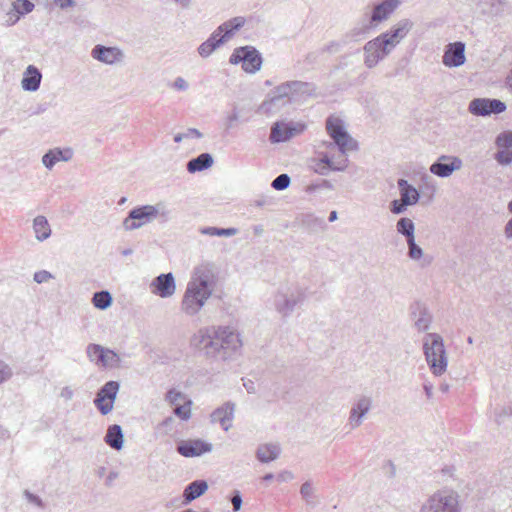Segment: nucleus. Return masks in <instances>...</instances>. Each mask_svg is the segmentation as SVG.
<instances>
[{
	"mask_svg": "<svg viewBox=\"0 0 512 512\" xmlns=\"http://www.w3.org/2000/svg\"><path fill=\"white\" fill-rule=\"evenodd\" d=\"M306 289L298 283H286L277 288L272 297V306L282 319L289 318L296 307L306 301Z\"/></svg>",
	"mask_w": 512,
	"mask_h": 512,
	"instance_id": "3",
	"label": "nucleus"
},
{
	"mask_svg": "<svg viewBox=\"0 0 512 512\" xmlns=\"http://www.w3.org/2000/svg\"><path fill=\"white\" fill-rule=\"evenodd\" d=\"M245 24L244 17H234L220 26H218L215 31L220 35L221 38L224 39V42L228 41L236 31L242 28Z\"/></svg>",
	"mask_w": 512,
	"mask_h": 512,
	"instance_id": "29",
	"label": "nucleus"
},
{
	"mask_svg": "<svg viewBox=\"0 0 512 512\" xmlns=\"http://www.w3.org/2000/svg\"><path fill=\"white\" fill-rule=\"evenodd\" d=\"M465 43L456 41L446 45L442 57V63L448 68H457L462 66L466 61Z\"/></svg>",
	"mask_w": 512,
	"mask_h": 512,
	"instance_id": "17",
	"label": "nucleus"
},
{
	"mask_svg": "<svg viewBox=\"0 0 512 512\" xmlns=\"http://www.w3.org/2000/svg\"><path fill=\"white\" fill-rule=\"evenodd\" d=\"M413 26L410 19H401L387 31L366 42L363 46L365 66L368 69L376 67L406 38Z\"/></svg>",
	"mask_w": 512,
	"mask_h": 512,
	"instance_id": "2",
	"label": "nucleus"
},
{
	"mask_svg": "<svg viewBox=\"0 0 512 512\" xmlns=\"http://www.w3.org/2000/svg\"><path fill=\"white\" fill-rule=\"evenodd\" d=\"M35 5L30 0H16L12 3V8L6 13L4 25L12 26L18 22L21 16L33 11Z\"/></svg>",
	"mask_w": 512,
	"mask_h": 512,
	"instance_id": "24",
	"label": "nucleus"
},
{
	"mask_svg": "<svg viewBox=\"0 0 512 512\" xmlns=\"http://www.w3.org/2000/svg\"><path fill=\"white\" fill-rule=\"evenodd\" d=\"M119 388L120 384L117 381H108L99 389L94 404L102 415H107L113 410Z\"/></svg>",
	"mask_w": 512,
	"mask_h": 512,
	"instance_id": "14",
	"label": "nucleus"
},
{
	"mask_svg": "<svg viewBox=\"0 0 512 512\" xmlns=\"http://www.w3.org/2000/svg\"><path fill=\"white\" fill-rule=\"evenodd\" d=\"M41 80V71L34 65H28L23 72L21 87L24 91L35 92L39 89Z\"/></svg>",
	"mask_w": 512,
	"mask_h": 512,
	"instance_id": "27",
	"label": "nucleus"
},
{
	"mask_svg": "<svg viewBox=\"0 0 512 512\" xmlns=\"http://www.w3.org/2000/svg\"><path fill=\"white\" fill-rule=\"evenodd\" d=\"M104 441L115 450L122 449L124 444V435L121 426L117 424L109 426Z\"/></svg>",
	"mask_w": 512,
	"mask_h": 512,
	"instance_id": "35",
	"label": "nucleus"
},
{
	"mask_svg": "<svg viewBox=\"0 0 512 512\" xmlns=\"http://www.w3.org/2000/svg\"><path fill=\"white\" fill-rule=\"evenodd\" d=\"M217 275L214 264L203 262L194 268L192 277L188 283L213 293L216 285Z\"/></svg>",
	"mask_w": 512,
	"mask_h": 512,
	"instance_id": "11",
	"label": "nucleus"
},
{
	"mask_svg": "<svg viewBox=\"0 0 512 512\" xmlns=\"http://www.w3.org/2000/svg\"><path fill=\"white\" fill-rule=\"evenodd\" d=\"M281 449L278 444L267 443L257 448L256 457L262 463H268L276 460L280 455Z\"/></svg>",
	"mask_w": 512,
	"mask_h": 512,
	"instance_id": "33",
	"label": "nucleus"
},
{
	"mask_svg": "<svg viewBox=\"0 0 512 512\" xmlns=\"http://www.w3.org/2000/svg\"><path fill=\"white\" fill-rule=\"evenodd\" d=\"M372 407V399L369 396L362 395L353 404L349 414V424L352 428L359 427L366 414Z\"/></svg>",
	"mask_w": 512,
	"mask_h": 512,
	"instance_id": "22",
	"label": "nucleus"
},
{
	"mask_svg": "<svg viewBox=\"0 0 512 512\" xmlns=\"http://www.w3.org/2000/svg\"><path fill=\"white\" fill-rule=\"evenodd\" d=\"M400 4V0H383L374 5L369 19L370 25L376 27L380 23L388 20Z\"/></svg>",
	"mask_w": 512,
	"mask_h": 512,
	"instance_id": "20",
	"label": "nucleus"
},
{
	"mask_svg": "<svg viewBox=\"0 0 512 512\" xmlns=\"http://www.w3.org/2000/svg\"><path fill=\"white\" fill-rule=\"evenodd\" d=\"M278 480L281 482H288L294 479V474L291 471H282L277 476Z\"/></svg>",
	"mask_w": 512,
	"mask_h": 512,
	"instance_id": "59",
	"label": "nucleus"
},
{
	"mask_svg": "<svg viewBox=\"0 0 512 512\" xmlns=\"http://www.w3.org/2000/svg\"><path fill=\"white\" fill-rule=\"evenodd\" d=\"M87 357L91 362L104 368L117 367L120 357L113 350L99 344H89L86 348Z\"/></svg>",
	"mask_w": 512,
	"mask_h": 512,
	"instance_id": "13",
	"label": "nucleus"
},
{
	"mask_svg": "<svg viewBox=\"0 0 512 512\" xmlns=\"http://www.w3.org/2000/svg\"><path fill=\"white\" fill-rule=\"evenodd\" d=\"M291 183V179H290V176L288 174H280L279 176H277L271 183V186L273 189L275 190H278V191H282V190H285L289 187Z\"/></svg>",
	"mask_w": 512,
	"mask_h": 512,
	"instance_id": "48",
	"label": "nucleus"
},
{
	"mask_svg": "<svg viewBox=\"0 0 512 512\" xmlns=\"http://www.w3.org/2000/svg\"><path fill=\"white\" fill-rule=\"evenodd\" d=\"M52 278H53L52 274L46 270H41V271L35 272L34 277H33L34 281L38 284L45 283Z\"/></svg>",
	"mask_w": 512,
	"mask_h": 512,
	"instance_id": "54",
	"label": "nucleus"
},
{
	"mask_svg": "<svg viewBox=\"0 0 512 512\" xmlns=\"http://www.w3.org/2000/svg\"><path fill=\"white\" fill-rule=\"evenodd\" d=\"M53 2L60 9H67L76 5V0H53Z\"/></svg>",
	"mask_w": 512,
	"mask_h": 512,
	"instance_id": "58",
	"label": "nucleus"
},
{
	"mask_svg": "<svg viewBox=\"0 0 512 512\" xmlns=\"http://www.w3.org/2000/svg\"><path fill=\"white\" fill-rule=\"evenodd\" d=\"M512 418V402L507 403L495 410V421L498 425L504 424Z\"/></svg>",
	"mask_w": 512,
	"mask_h": 512,
	"instance_id": "45",
	"label": "nucleus"
},
{
	"mask_svg": "<svg viewBox=\"0 0 512 512\" xmlns=\"http://www.w3.org/2000/svg\"><path fill=\"white\" fill-rule=\"evenodd\" d=\"M414 325L419 332H426L430 328L432 323V315L430 312L422 306L417 307V311L414 313Z\"/></svg>",
	"mask_w": 512,
	"mask_h": 512,
	"instance_id": "39",
	"label": "nucleus"
},
{
	"mask_svg": "<svg viewBox=\"0 0 512 512\" xmlns=\"http://www.w3.org/2000/svg\"><path fill=\"white\" fill-rule=\"evenodd\" d=\"M498 152L494 158L500 165H510L512 163V132H503L496 137L495 141Z\"/></svg>",
	"mask_w": 512,
	"mask_h": 512,
	"instance_id": "21",
	"label": "nucleus"
},
{
	"mask_svg": "<svg viewBox=\"0 0 512 512\" xmlns=\"http://www.w3.org/2000/svg\"><path fill=\"white\" fill-rule=\"evenodd\" d=\"M420 512H459L457 496L451 491H437L423 503Z\"/></svg>",
	"mask_w": 512,
	"mask_h": 512,
	"instance_id": "7",
	"label": "nucleus"
},
{
	"mask_svg": "<svg viewBox=\"0 0 512 512\" xmlns=\"http://www.w3.org/2000/svg\"><path fill=\"white\" fill-rule=\"evenodd\" d=\"M174 424L173 417H167L161 423H159L156 427V430L163 433L168 434L172 430V426Z\"/></svg>",
	"mask_w": 512,
	"mask_h": 512,
	"instance_id": "51",
	"label": "nucleus"
},
{
	"mask_svg": "<svg viewBox=\"0 0 512 512\" xmlns=\"http://www.w3.org/2000/svg\"><path fill=\"white\" fill-rule=\"evenodd\" d=\"M60 397L65 401H70L74 397V390L70 386H65L60 391Z\"/></svg>",
	"mask_w": 512,
	"mask_h": 512,
	"instance_id": "57",
	"label": "nucleus"
},
{
	"mask_svg": "<svg viewBox=\"0 0 512 512\" xmlns=\"http://www.w3.org/2000/svg\"><path fill=\"white\" fill-rule=\"evenodd\" d=\"M295 136L294 132H291L288 123L276 122L271 127L270 141L272 143L286 142Z\"/></svg>",
	"mask_w": 512,
	"mask_h": 512,
	"instance_id": "32",
	"label": "nucleus"
},
{
	"mask_svg": "<svg viewBox=\"0 0 512 512\" xmlns=\"http://www.w3.org/2000/svg\"><path fill=\"white\" fill-rule=\"evenodd\" d=\"M407 246L408 256L410 259L414 261L422 260V266L430 265L432 263L433 258L431 256L424 255L423 249L416 244L415 239L407 241Z\"/></svg>",
	"mask_w": 512,
	"mask_h": 512,
	"instance_id": "40",
	"label": "nucleus"
},
{
	"mask_svg": "<svg viewBox=\"0 0 512 512\" xmlns=\"http://www.w3.org/2000/svg\"><path fill=\"white\" fill-rule=\"evenodd\" d=\"M211 295L209 291L188 283L181 301V311L190 317L197 315Z\"/></svg>",
	"mask_w": 512,
	"mask_h": 512,
	"instance_id": "8",
	"label": "nucleus"
},
{
	"mask_svg": "<svg viewBox=\"0 0 512 512\" xmlns=\"http://www.w3.org/2000/svg\"><path fill=\"white\" fill-rule=\"evenodd\" d=\"M396 230L399 234L406 237V242L415 239V225L410 218H400L396 224Z\"/></svg>",
	"mask_w": 512,
	"mask_h": 512,
	"instance_id": "41",
	"label": "nucleus"
},
{
	"mask_svg": "<svg viewBox=\"0 0 512 512\" xmlns=\"http://www.w3.org/2000/svg\"><path fill=\"white\" fill-rule=\"evenodd\" d=\"M173 87L180 91H186L189 87V84L184 78L177 77L173 83Z\"/></svg>",
	"mask_w": 512,
	"mask_h": 512,
	"instance_id": "56",
	"label": "nucleus"
},
{
	"mask_svg": "<svg viewBox=\"0 0 512 512\" xmlns=\"http://www.w3.org/2000/svg\"><path fill=\"white\" fill-rule=\"evenodd\" d=\"M185 136L187 138H192V137H195V138H202L203 137V134L198 130V129H195V128H189L186 132H185Z\"/></svg>",
	"mask_w": 512,
	"mask_h": 512,
	"instance_id": "61",
	"label": "nucleus"
},
{
	"mask_svg": "<svg viewBox=\"0 0 512 512\" xmlns=\"http://www.w3.org/2000/svg\"><path fill=\"white\" fill-rule=\"evenodd\" d=\"M300 494H301L302 498L306 501V503L311 502V498L314 494V489H313L312 483L310 481H306L301 485Z\"/></svg>",
	"mask_w": 512,
	"mask_h": 512,
	"instance_id": "49",
	"label": "nucleus"
},
{
	"mask_svg": "<svg viewBox=\"0 0 512 512\" xmlns=\"http://www.w3.org/2000/svg\"><path fill=\"white\" fill-rule=\"evenodd\" d=\"M288 124H289V128H291V132H294L295 135L302 133L306 128V126L302 123H296V124L288 123Z\"/></svg>",
	"mask_w": 512,
	"mask_h": 512,
	"instance_id": "60",
	"label": "nucleus"
},
{
	"mask_svg": "<svg viewBox=\"0 0 512 512\" xmlns=\"http://www.w3.org/2000/svg\"><path fill=\"white\" fill-rule=\"evenodd\" d=\"M234 410L235 405L231 402H226L212 412L211 421L219 423L224 431H228L232 426Z\"/></svg>",
	"mask_w": 512,
	"mask_h": 512,
	"instance_id": "25",
	"label": "nucleus"
},
{
	"mask_svg": "<svg viewBox=\"0 0 512 512\" xmlns=\"http://www.w3.org/2000/svg\"><path fill=\"white\" fill-rule=\"evenodd\" d=\"M474 3L483 15L495 16L502 11L503 0H474Z\"/></svg>",
	"mask_w": 512,
	"mask_h": 512,
	"instance_id": "36",
	"label": "nucleus"
},
{
	"mask_svg": "<svg viewBox=\"0 0 512 512\" xmlns=\"http://www.w3.org/2000/svg\"><path fill=\"white\" fill-rule=\"evenodd\" d=\"M341 46H343L341 40L339 42H331L325 47V50L328 52H337Z\"/></svg>",
	"mask_w": 512,
	"mask_h": 512,
	"instance_id": "62",
	"label": "nucleus"
},
{
	"mask_svg": "<svg viewBox=\"0 0 512 512\" xmlns=\"http://www.w3.org/2000/svg\"><path fill=\"white\" fill-rule=\"evenodd\" d=\"M166 399L171 403V404H176L178 401H184L187 400L186 399V396L180 392V391H176V390H169L166 394Z\"/></svg>",
	"mask_w": 512,
	"mask_h": 512,
	"instance_id": "52",
	"label": "nucleus"
},
{
	"mask_svg": "<svg viewBox=\"0 0 512 512\" xmlns=\"http://www.w3.org/2000/svg\"><path fill=\"white\" fill-rule=\"evenodd\" d=\"M468 110L476 116H489L504 112L506 104L498 99L475 98L469 103Z\"/></svg>",
	"mask_w": 512,
	"mask_h": 512,
	"instance_id": "15",
	"label": "nucleus"
},
{
	"mask_svg": "<svg viewBox=\"0 0 512 512\" xmlns=\"http://www.w3.org/2000/svg\"><path fill=\"white\" fill-rule=\"evenodd\" d=\"M408 206L409 205L405 204L404 201H402L401 199H399V200L396 199L391 202L390 211L393 214L399 215V214L404 213Z\"/></svg>",
	"mask_w": 512,
	"mask_h": 512,
	"instance_id": "50",
	"label": "nucleus"
},
{
	"mask_svg": "<svg viewBox=\"0 0 512 512\" xmlns=\"http://www.w3.org/2000/svg\"><path fill=\"white\" fill-rule=\"evenodd\" d=\"M425 360L435 376L443 375L448 366V355L441 335L427 333L423 338Z\"/></svg>",
	"mask_w": 512,
	"mask_h": 512,
	"instance_id": "5",
	"label": "nucleus"
},
{
	"mask_svg": "<svg viewBox=\"0 0 512 512\" xmlns=\"http://www.w3.org/2000/svg\"><path fill=\"white\" fill-rule=\"evenodd\" d=\"M462 165V160L459 157L442 155L430 166L429 170L438 177L447 178L453 172L460 170Z\"/></svg>",
	"mask_w": 512,
	"mask_h": 512,
	"instance_id": "16",
	"label": "nucleus"
},
{
	"mask_svg": "<svg viewBox=\"0 0 512 512\" xmlns=\"http://www.w3.org/2000/svg\"><path fill=\"white\" fill-rule=\"evenodd\" d=\"M73 157V150L71 148H54L50 149L42 156V164L48 170H51L58 162H68Z\"/></svg>",
	"mask_w": 512,
	"mask_h": 512,
	"instance_id": "26",
	"label": "nucleus"
},
{
	"mask_svg": "<svg viewBox=\"0 0 512 512\" xmlns=\"http://www.w3.org/2000/svg\"><path fill=\"white\" fill-rule=\"evenodd\" d=\"M213 446L211 443L201 439L182 440L177 445V452L186 458L199 457L205 453L211 452Z\"/></svg>",
	"mask_w": 512,
	"mask_h": 512,
	"instance_id": "18",
	"label": "nucleus"
},
{
	"mask_svg": "<svg viewBox=\"0 0 512 512\" xmlns=\"http://www.w3.org/2000/svg\"><path fill=\"white\" fill-rule=\"evenodd\" d=\"M289 83L299 84V86H291V99L296 101L304 95H309L312 91L310 84L302 81H289Z\"/></svg>",
	"mask_w": 512,
	"mask_h": 512,
	"instance_id": "44",
	"label": "nucleus"
},
{
	"mask_svg": "<svg viewBox=\"0 0 512 512\" xmlns=\"http://www.w3.org/2000/svg\"><path fill=\"white\" fill-rule=\"evenodd\" d=\"M208 489V484L205 480H195L186 486L183 492V504L187 505L191 501L203 495Z\"/></svg>",
	"mask_w": 512,
	"mask_h": 512,
	"instance_id": "31",
	"label": "nucleus"
},
{
	"mask_svg": "<svg viewBox=\"0 0 512 512\" xmlns=\"http://www.w3.org/2000/svg\"><path fill=\"white\" fill-rule=\"evenodd\" d=\"M224 43V39L214 30L210 37L200 44L198 53L202 58H207Z\"/></svg>",
	"mask_w": 512,
	"mask_h": 512,
	"instance_id": "34",
	"label": "nucleus"
},
{
	"mask_svg": "<svg viewBox=\"0 0 512 512\" xmlns=\"http://www.w3.org/2000/svg\"><path fill=\"white\" fill-rule=\"evenodd\" d=\"M372 27L369 22L355 25L341 37V43L343 45H349L362 41L369 34Z\"/></svg>",
	"mask_w": 512,
	"mask_h": 512,
	"instance_id": "28",
	"label": "nucleus"
},
{
	"mask_svg": "<svg viewBox=\"0 0 512 512\" xmlns=\"http://www.w3.org/2000/svg\"><path fill=\"white\" fill-rule=\"evenodd\" d=\"M33 231L35 238L42 242L51 236V227L48 220L43 215H38L33 220Z\"/></svg>",
	"mask_w": 512,
	"mask_h": 512,
	"instance_id": "37",
	"label": "nucleus"
},
{
	"mask_svg": "<svg viewBox=\"0 0 512 512\" xmlns=\"http://www.w3.org/2000/svg\"><path fill=\"white\" fill-rule=\"evenodd\" d=\"M91 56L108 65L115 64L123 59V53L119 48L103 45H96L91 51Z\"/></svg>",
	"mask_w": 512,
	"mask_h": 512,
	"instance_id": "23",
	"label": "nucleus"
},
{
	"mask_svg": "<svg viewBox=\"0 0 512 512\" xmlns=\"http://www.w3.org/2000/svg\"><path fill=\"white\" fill-rule=\"evenodd\" d=\"M23 495L29 503L34 504L35 506H37L39 508L45 507L42 499L39 496L31 493L29 490H24Z\"/></svg>",
	"mask_w": 512,
	"mask_h": 512,
	"instance_id": "53",
	"label": "nucleus"
},
{
	"mask_svg": "<svg viewBox=\"0 0 512 512\" xmlns=\"http://www.w3.org/2000/svg\"><path fill=\"white\" fill-rule=\"evenodd\" d=\"M112 301V295L106 290L95 292L92 297L94 307L100 310L108 309L112 305Z\"/></svg>",
	"mask_w": 512,
	"mask_h": 512,
	"instance_id": "42",
	"label": "nucleus"
},
{
	"mask_svg": "<svg viewBox=\"0 0 512 512\" xmlns=\"http://www.w3.org/2000/svg\"><path fill=\"white\" fill-rule=\"evenodd\" d=\"M171 211L165 203L159 202L155 205H143L129 211L128 216L123 220V228L126 231H133L142 226L158 220L167 222L170 219Z\"/></svg>",
	"mask_w": 512,
	"mask_h": 512,
	"instance_id": "4",
	"label": "nucleus"
},
{
	"mask_svg": "<svg viewBox=\"0 0 512 512\" xmlns=\"http://www.w3.org/2000/svg\"><path fill=\"white\" fill-rule=\"evenodd\" d=\"M213 164V157L209 153H202L187 163V170L190 173L200 172L208 169Z\"/></svg>",
	"mask_w": 512,
	"mask_h": 512,
	"instance_id": "38",
	"label": "nucleus"
},
{
	"mask_svg": "<svg viewBox=\"0 0 512 512\" xmlns=\"http://www.w3.org/2000/svg\"><path fill=\"white\" fill-rule=\"evenodd\" d=\"M504 234L508 240H512V218L506 223Z\"/></svg>",
	"mask_w": 512,
	"mask_h": 512,
	"instance_id": "63",
	"label": "nucleus"
},
{
	"mask_svg": "<svg viewBox=\"0 0 512 512\" xmlns=\"http://www.w3.org/2000/svg\"><path fill=\"white\" fill-rule=\"evenodd\" d=\"M291 86L299 84L285 82L277 86L269 99H266L260 106V110L265 114H271L280 109L283 105L291 103Z\"/></svg>",
	"mask_w": 512,
	"mask_h": 512,
	"instance_id": "12",
	"label": "nucleus"
},
{
	"mask_svg": "<svg viewBox=\"0 0 512 512\" xmlns=\"http://www.w3.org/2000/svg\"><path fill=\"white\" fill-rule=\"evenodd\" d=\"M14 375L13 368L0 358V385L8 382Z\"/></svg>",
	"mask_w": 512,
	"mask_h": 512,
	"instance_id": "46",
	"label": "nucleus"
},
{
	"mask_svg": "<svg viewBox=\"0 0 512 512\" xmlns=\"http://www.w3.org/2000/svg\"><path fill=\"white\" fill-rule=\"evenodd\" d=\"M200 233L208 236H224L231 237L238 233L236 228H218V227H203Z\"/></svg>",
	"mask_w": 512,
	"mask_h": 512,
	"instance_id": "43",
	"label": "nucleus"
},
{
	"mask_svg": "<svg viewBox=\"0 0 512 512\" xmlns=\"http://www.w3.org/2000/svg\"><path fill=\"white\" fill-rule=\"evenodd\" d=\"M191 400H185L183 405H179L174 409V413L181 420L187 421L191 417Z\"/></svg>",
	"mask_w": 512,
	"mask_h": 512,
	"instance_id": "47",
	"label": "nucleus"
},
{
	"mask_svg": "<svg viewBox=\"0 0 512 512\" xmlns=\"http://www.w3.org/2000/svg\"><path fill=\"white\" fill-rule=\"evenodd\" d=\"M231 502L233 505L234 511H239L242 507V496L238 490L234 491V494L231 498Z\"/></svg>",
	"mask_w": 512,
	"mask_h": 512,
	"instance_id": "55",
	"label": "nucleus"
},
{
	"mask_svg": "<svg viewBox=\"0 0 512 512\" xmlns=\"http://www.w3.org/2000/svg\"><path fill=\"white\" fill-rule=\"evenodd\" d=\"M432 390H433V387L431 384H424V391L428 398L432 397Z\"/></svg>",
	"mask_w": 512,
	"mask_h": 512,
	"instance_id": "64",
	"label": "nucleus"
},
{
	"mask_svg": "<svg viewBox=\"0 0 512 512\" xmlns=\"http://www.w3.org/2000/svg\"><path fill=\"white\" fill-rule=\"evenodd\" d=\"M318 148L320 163L325 164L322 170L319 171L320 174L326 175L327 170L344 171L348 167V159L345 157L346 155H341L340 157L335 158L331 153V151L337 148V144L334 140L323 141Z\"/></svg>",
	"mask_w": 512,
	"mask_h": 512,
	"instance_id": "10",
	"label": "nucleus"
},
{
	"mask_svg": "<svg viewBox=\"0 0 512 512\" xmlns=\"http://www.w3.org/2000/svg\"><path fill=\"white\" fill-rule=\"evenodd\" d=\"M326 130L337 144L340 155H347L349 151L357 148V142L348 134L341 119L329 117L326 120Z\"/></svg>",
	"mask_w": 512,
	"mask_h": 512,
	"instance_id": "6",
	"label": "nucleus"
},
{
	"mask_svg": "<svg viewBox=\"0 0 512 512\" xmlns=\"http://www.w3.org/2000/svg\"><path fill=\"white\" fill-rule=\"evenodd\" d=\"M190 346L212 361H230L241 352L240 333L231 326L202 327L190 338Z\"/></svg>",
	"mask_w": 512,
	"mask_h": 512,
	"instance_id": "1",
	"label": "nucleus"
},
{
	"mask_svg": "<svg viewBox=\"0 0 512 512\" xmlns=\"http://www.w3.org/2000/svg\"><path fill=\"white\" fill-rule=\"evenodd\" d=\"M229 62L234 65L242 63L245 72L254 74L261 69L262 56L256 48L243 46L233 51Z\"/></svg>",
	"mask_w": 512,
	"mask_h": 512,
	"instance_id": "9",
	"label": "nucleus"
},
{
	"mask_svg": "<svg viewBox=\"0 0 512 512\" xmlns=\"http://www.w3.org/2000/svg\"><path fill=\"white\" fill-rule=\"evenodd\" d=\"M397 186L400 192V199L404 201L405 204L413 206L418 203L420 194L414 186L408 183L407 180L399 179L397 181Z\"/></svg>",
	"mask_w": 512,
	"mask_h": 512,
	"instance_id": "30",
	"label": "nucleus"
},
{
	"mask_svg": "<svg viewBox=\"0 0 512 512\" xmlns=\"http://www.w3.org/2000/svg\"><path fill=\"white\" fill-rule=\"evenodd\" d=\"M151 292L161 298H169L176 292L175 278L171 272L160 274L150 284Z\"/></svg>",
	"mask_w": 512,
	"mask_h": 512,
	"instance_id": "19",
	"label": "nucleus"
}]
</instances>
